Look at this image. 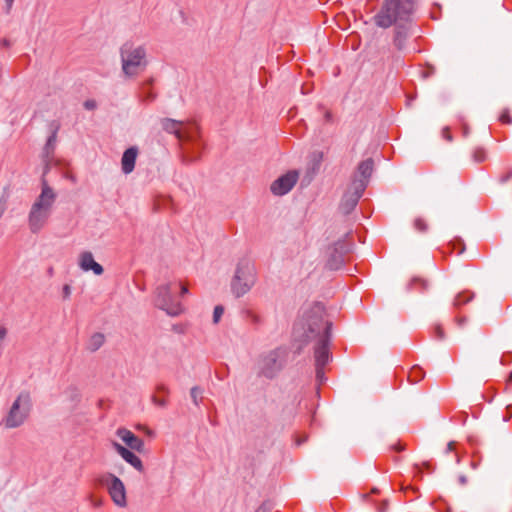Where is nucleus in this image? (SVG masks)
Segmentation results:
<instances>
[{"instance_id":"37","label":"nucleus","mask_w":512,"mask_h":512,"mask_svg":"<svg viewBox=\"0 0 512 512\" xmlns=\"http://www.w3.org/2000/svg\"><path fill=\"white\" fill-rule=\"evenodd\" d=\"M395 43L398 47H401L402 46V39H401V34L400 32L398 33V35L396 36L395 38Z\"/></svg>"},{"instance_id":"33","label":"nucleus","mask_w":512,"mask_h":512,"mask_svg":"<svg viewBox=\"0 0 512 512\" xmlns=\"http://www.w3.org/2000/svg\"><path fill=\"white\" fill-rule=\"evenodd\" d=\"M62 294L64 299H68L71 295V287L68 284H65L62 288Z\"/></svg>"},{"instance_id":"4","label":"nucleus","mask_w":512,"mask_h":512,"mask_svg":"<svg viewBox=\"0 0 512 512\" xmlns=\"http://www.w3.org/2000/svg\"><path fill=\"white\" fill-rule=\"evenodd\" d=\"M257 282V269L253 260L241 258L235 266L230 289L236 298L246 295Z\"/></svg>"},{"instance_id":"26","label":"nucleus","mask_w":512,"mask_h":512,"mask_svg":"<svg viewBox=\"0 0 512 512\" xmlns=\"http://www.w3.org/2000/svg\"><path fill=\"white\" fill-rule=\"evenodd\" d=\"M57 131L55 130L52 135L48 138L45 151L47 154L53 151L55 143H56Z\"/></svg>"},{"instance_id":"3","label":"nucleus","mask_w":512,"mask_h":512,"mask_svg":"<svg viewBox=\"0 0 512 512\" xmlns=\"http://www.w3.org/2000/svg\"><path fill=\"white\" fill-rule=\"evenodd\" d=\"M188 288L181 281L173 280L159 285L155 290V305L170 316H178L183 312V305L177 295H185Z\"/></svg>"},{"instance_id":"9","label":"nucleus","mask_w":512,"mask_h":512,"mask_svg":"<svg viewBox=\"0 0 512 512\" xmlns=\"http://www.w3.org/2000/svg\"><path fill=\"white\" fill-rule=\"evenodd\" d=\"M374 159L371 155L360 160L354 171V201L359 199L368 186L374 171Z\"/></svg>"},{"instance_id":"1","label":"nucleus","mask_w":512,"mask_h":512,"mask_svg":"<svg viewBox=\"0 0 512 512\" xmlns=\"http://www.w3.org/2000/svg\"><path fill=\"white\" fill-rule=\"evenodd\" d=\"M331 323L326 317L325 308L322 304H314L303 314L302 320L296 324L297 333L302 331V335L307 342H316L315 346V366L318 380H322L323 367L329 362L330 352L328 343L330 339Z\"/></svg>"},{"instance_id":"7","label":"nucleus","mask_w":512,"mask_h":512,"mask_svg":"<svg viewBox=\"0 0 512 512\" xmlns=\"http://www.w3.org/2000/svg\"><path fill=\"white\" fill-rule=\"evenodd\" d=\"M32 409V399L29 392H21L13 401L7 415L2 420L6 428H17L25 423Z\"/></svg>"},{"instance_id":"14","label":"nucleus","mask_w":512,"mask_h":512,"mask_svg":"<svg viewBox=\"0 0 512 512\" xmlns=\"http://www.w3.org/2000/svg\"><path fill=\"white\" fill-rule=\"evenodd\" d=\"M51 212L36 206H31L28 215V225L32 233H38L47 223Z\"/></svg>"},{"instance_id":"13","label":"nucleus","mask_w":512,"mask_h":512,"mask_svg":"<svg viewBox=\"0 0 512 512\" xmlns=\"http://www.w3.org/2000/svg\"><path fill=\"white\" fill-rule=\"evenodd\" d=\"M56 198V192L43 177L41 180V192L32 205L52 212Z\"/></svg>"},{"instance_id":"25","label":"nucleus","mask_w":512,"mask_h":512,"mask_svg":"<svg viewBox=\"0 0 512 512\" xmlns=\"http://www.w3.org/2000/svg\"><path fill=\"white\" fill-rule=\"evenodd\" d=\"M472 156H473V160L475 162L481 163V162L485 161V159H486V152L483 148H476L473 151Z\"/></svg>"},{"instance_id":"16","label":"nucleus","mask_w":512,"mask_h":512,"mask_svg":"<svg viewBox=\"0 0 512 512\" xmlns=\"http://www.w3.org/2000/svg\"><path fill=\"white\" fill-rule=\"evenodd\" d=\"M112 447L133 468H135L139 472L144 471L142 460L131 450L125 448L116 441H112Z\"/></svg>"},{"instance_id":"22","label":"nucleus","mask_w":512,"mask_h":512,"mask_svg":"<svg viewBox=\"0 0 512 512\" xmlns=\"http://www.w3.org/2000/svg\"><path fill=\"white\" fill-rule=\"evenodd\" d=\"M104 335L101 333H95L93 334L88 342V349L91 351L98 350L104 343Z\"/></svg>"},{"instance_id":"10","label":"nucleus","mask_w":512,"mask_h":512,"mask_svg":"<svg viewBox=\"0 0 512 512\" xmlns=\"http://www.w3.org/2000/svg\"><path fill=\"white\" fill-rule=\"evenodd\" d=\"M101 484L107 489L112 502L119 508L127 507V494L123 481L112 473L103 475Z\"/></svg>"},{"instance_id":"31","label":"nucleus","mask_w":512,"mask_h":512,"mask_svg":"<svg viewBox=\"0 0 512 512\" xmlns=\"http://www.w3.org/2000/svg\"><path fill=\"white\" fill-rule=\"evenodd\" d=\"M83 105L87 110H94L97 106L96 101L92 99L86 100Z\"/></svg>"},{"instance_id":"18","label":"nucleus","mask_w":512,"mask_h":512,"mask_svg":"<svg viewBox=\"0 0 512 512\" xmlns=\"http://www.w3.org/2000/svg\"><path fill=\"white\" fill-rule=\"evenodd\" d=\"M137 156V147L133 146L124 151L121 159V168L124 174H130L134 170Z\"/></svg>"},{"instance_id":"34","label":"nucleus","mask_w":512,"mask_h":512,"mask_svg":"<svg viewBox=\"0 0 512 512\" xmlns=\"http://www.w3.org/2000/svg\"><path fill=\"white\" fill-rule=\"evenodd\" d=\"M344 18H345L344 15H341V14H338L336 16V21H337L338 26L345 30L348 26H345L342 24V21L344 20Z\"/></svg>"},{"instance_id":"21","label":"nucleus","mask_w":512,"mask_h":512,"mask_svg":"<svg viewBox=\"0 0 512 512\" xmlns=\"http://www.w3.org/2000/svg\"><path fill=\"white\" fill-rule=\"evenodd\" d=\"M474 297V294L469 291H463L456 295V297L453 300V305L455 307H460L461 305H464L468 302H470Z\"/></svg>"},{"instance_id":"2","label":"nucleus","mask_w":512,"mask_h":512,"mask_svg":"<svg viewBox=\"0 0 512 512\" xmlns=\"http://www.w3.org/2000/svg\"><path fill=\"white\" fill-rule=\"evenodd\" d=\"M161 125L163 130L174 134L179 140L184 163H192L200 158L204 144L196 123L165 118L161 121Z\"/></svg>"},{"instance_id":"11","label":"nucleus","mask_w":512,"mask_h":512,"mask_svg":"<svg viewBox=\"0 0 512 512\" xmlns=\"http://www.w3.org/2000/svg\"><path fill=\"white\" fill-rule=\"evenodd\" d=\"M351 236L347 233L344 239H339L331 248L327 265L332 270L341 268L349 257L351 251Z\"/></svg>"},{"instance_id":"24","label":"nucleus","mask_w":512,"mask_h":512,"mask_svg":"<svg viewBox=\"0 0 512 512\" xmlns=\"http://www.w3.org/2000/svg\"><path fill=\"white\" fill-rule=\"evenodd\" d=\"M190 395L194 404L198 405L203 398V391L201 388L196 386L191 389Z\"/></svg>"},{"instance_id":"42","label":"nucleus","mask_w":512,"mask_h":512,"mask_svg":"<svg viewBox=\"0 0 512 512\" xmlns=\"http://www.w3.org/2000/svg\"><path fill=\"white\" fill-rule=\"evenodd\" d=\"M66 177L71 181L75 182V177L73 175H66Z\"/></svg>"},{"instance_id":"29","label":"nucleus","mask_w":512,"mask_h":512,"mask_svg":"<svg viewBox=\"0 0 512 512\" xmlns=\"http://www.w3.org/2000/svg\"><path fill=\"white\" fill-rule=\"evenodd\" d=\"M414 227H415V229H417L420 232H424L427 229V225H426L425 221L421 218L415 219Z\"/></svg>"},{"instance_id":"44","label":"nucleus","mask_w":512,"mask_h":512,"mask_svg":"<svg viewBox=\"0 0 512 512\" xmlns=\"http://www.w3.org/2000/svg\"><path fill=\"white\" fill-rule=\"evenodd\" d=\"M460 460H459V457L458 455H456V462L458 463Z\"/></svg>"},{"instance_id":"17","label":"nucleus","mask_w":512,"mask_h":512,"mask_svg":"<svg viewBox=\"0 0 512 512\" xmlns=\"http://www.w3.org/2000/svg\"><path fill=\"white\" fill-rule=\"evenodd\" d=\"M116 435L131 449L142 452L144 449V441L125 428H119Z\"/></svg>"},{"instance_id":"6","label":"nucleus","mask_w":512,"mask_h":512,"mask_svg":"<svg viewBox=\"0 0 512 512\" xmlns=\"http://www.w3.org/2000/svg\"><path fill=\"white\" fill-rule=\"evenodd\" d=\"M122 71L127 77H135L147 65L146 48L127 42L121 47Z\"/></svg>"},{"instance_id":"8","label":"nucleus","mask_w":512,"mask_h":512,"mask_svg":"<svg viewBox=\"0 0 512 512\" xmlns=\"http://www.w3.org/2000/svg\"><path fill=\"white\" fill-rule=\"evenodd\" d=\"M287 352L283 348L270 350L260 356L259 373L269 379L274 378L285 366Z\"/></svg>"},{"instance_id":"43","label":"nucleus","mask_w":512,"mask_h":512,"mask_svg":"<svg viewBox=\"0 0 512 512\" xmlns=\"http://www.w3.org/2000/svg\"><path fill=\"white\" fill-rule=\"evenodd\" d=\"M509 381L512 382V373L509 376Z\"/></svg>"},{"instance_id":"19","label":"nucleus","mask_w":512,"mask_h":512,"mask_svg":"<svg viewBox=\"0 0 512 512\" xmlns=\"http://www.w3.org/2000/svg\"><path fill=\"white\" fill-rule=\"evenodd\" d=\"M169 388L163 383H159L156 386L155 393L152 395L151 400L154 405L158 407H166L168 404Z\"/></svg>"},{"instance_id":"38","label":"nucleus","mask_w":512,"mask_h":512,"mask_svg":"<svg viewBox=\"0 0 512 512\" xmlns=\"http://www.w3.org/2000/svg\"><path fill=\"white\" fill-rule=\"evenodd\" d=\"M443 136H444L448 141H450V140H451V135L449 134L448 128H445V129L443 130Z\"/></svg>"},{"instance_id":"28","label":"nucleus","mask_w":512,"mask_h":512,"mask_svg":"<svg viewBox=\"0 0 512 512\" xmlns=\"http://www.w3.org/2000/svg\"><path fill=\"white\" fill-rule=\"evenodd\" d=\"M224 313V308L222 306H216L213 311V321L214 323H218Z\"/></svg>"},{"instance_id":"12","label":"nucleus","mask_w":512,"mask_h":512,"mask_svg":"<svg viewBox=\"0 0 512 512\" xmlns=\"http://www.w3.org/2000/svg\"><path fill=\"white\" fill-rule=\"evenodd\" d=\"M299 179L297 170H290L274 180L270 185V191L275 196H284L289 193Z\"/></svg>"},{"instance_id":"20","label":"nucleus","mask_w":512,"mask_h":512,"mask_svg":"<svg viewBox=\"0 0 512 512\" xmlns=\"http://www.w3.org/2000/svg\"><path fill=\"white\" fill-rule=\"evenodd\" d=\"M152 86H153V79H149V80L145 81L144 83H142V85L139 89V93H138V98L141 102L151 103L156 99L157 94L153 90Z\"/></svg>"},{"instance_id":"39","label":"nucleus","mask_w":512,"mask_h":512,"mask_svg":"<svg viewBox=\"0 0 512 512\" xmlns=\"http://www.w3.org/2000/svg\"><path fill=\"white\" fill-rule=\"evenodd\" d=\"M325 119L327 122H329L331 120V113L329 111L325 112Z\"/></svg>"},{"instance_id":"5","label":"nucleus","mask_w":512,"mask_h":512,"mask_svg":"<svg viewBox=\"0 0 512 512\" xmlns=\"http://www.w3.org/2000/svg\"><path fill=\"white\" fill-rule=\"evenodd\" d=\"M415 8L416 0H386L382 10L375 16V22L387 28L397 21H407Z\"/></svg>"},{"instance_id":"27","label":"nucleus","mask_w":512,"mask_h":512,"mask_svg":"<svg viewBox=\"0 0 512 512\" xmlns=\"http://www.w3.org/2000/svg\"><path fill=\"white\" fill-rule=\"evenodd\" d=\"M246 319L253 324H259L261 322L260 316L250 310L246 312Z\"/></svg>"},{"instance_id":"36","label":"nucleus","mask_w":512,"mask_h":512,"mask_svg":"<svg viewBox=\"0 0 512 512\" xmlns=\"http://www.w3.org/2000/svg\"><path fill=\"white\" fill-rule=\"evenodd\" d=\"M512 177V170L501 177L502 182H507Z\"/></svg>"},{"instance_id":"40","label":"nucleus","mask_w":512,"mask_h":512,"mask_svg":"<svg viewBox=\"0 0 512 512\" xmlns=\"http://www.w3.org/2000/svg\"><path fill=\"white\" fill-rule=\"evenodd\" d=\"M4 211H5V205L0 203V218L2 217Z\"/></svg>"},{"instance_id":"15","label":"nucleus","mask_w":512,"mask_h":512,"mask_svg":"<svg viewBox=\"0 0 512 512\" xmlns=\"http://www.w3.org/2000/svg\"><path fill=\"white\" fill-rule=\"evenodd\" d=\"M79 268L84 272L92 271L95 275H102L104 269L101 264L95 261L90 251H83L78 255L77 260Z\"/></svg>"},{"instance_id":"41","label":"nucleus","mask_w":512,"mask_h":512,"mask_svg":"<svg viewBox=\"0 0 512 512\" xmlns=\"http://www.w3.org/2000/svg\"><path fill=\"white\" fill-rule=\"evenodd\" d=\"M5 2H6V5H7L8 9H10L12 4H13V2H14V0H5Z\"/></svg>"},{"instance_id":"23","label":"nucleus","mask_w":512,"mask_h":512,"mask_svg":"<svg viewBox=\"0 0 512 512\" xmlns=\"http://www.w3.org/2000/svg\"><path fill=\"white\" fill-rule=\"evenodd\" d=\"M341 213L348 215L352 211V198L349 195H345L339 206Z\"/></svg>"},{"instance_id":"35","label":"nucleus","mask_w":512,"mask_h":512,"mask_svg":"<svg viewBox=\"0 0 512 512\" xmlns=\"http://www.w3.org/2000/svg\"><path fill=\"white\" fill-rule=\"evenodd\" d=\"M455 445H456V443H455V442H453V441L449 442V443L447 444V447H446V449H445V452H446V453H450V452L454 451V450H455Z\"/></svg>"},{"instance_id":"32","label":"nucleus","mask_w":512,"mask_h":512,"mask_svg":"<svg viewBox=\"0 0 512 512\" xmlns=\"http://www.w3.org/2000/svg\"><path fill=\"white\" fill-rule=\"evenodd\" d=\"M434 332H435V337L439 340L443 339L444 338V332H443V329L440 325H436L435 328H434Z\"/></svg>"},{"instance_id":"30","label":"nucleus","mask_w":512,"mask_h":512,"mask_svg":"<svg viewBox=\"0 0 512 512\" xmlns=\"http://www.w3.org/2000/svg\"><path fill=\"white\" fill-rule=\"evenodd\" d=\"M500 121L505 124H511L512 119L507 111L502 112L500 115Z\"/></svg>"}]
</instances>
